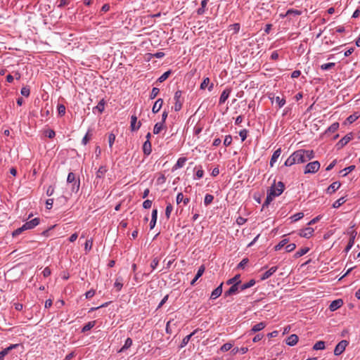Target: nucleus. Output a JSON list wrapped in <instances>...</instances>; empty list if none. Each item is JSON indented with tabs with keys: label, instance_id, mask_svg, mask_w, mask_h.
<instances>
[{
	"label": "nucleus",
	"instance_id": "8",
	"mask_svg": "<svg viewBox=\"0 0 360 360\" xmlns=\"http://www.w3.org/2000/svg\"><path fill=\"white\" fill-rule=\"evenodd\" d=\"M295 161L297 164H302L307 162L305 156L303 153V149L297 150L294 152Z\"/></svg>",
	"mask_w": 360,
	"mask_h": 360
},
{
	"label": "nucleus",
	"instance_id": "47",
	"mask_svg": "<svg viewBox=\"0 0 360 360\" xmlns=\"http://www.w3.org/2000/svg\"><path fill=\"white\" fill-rule=\"evenodd\" d=\"M93 245V239L90 238L86 240V243L84 244V250L87 252L90 251L92 248Z\"/></svg>",
	"mask_w": 360,
	"mask_h": 360
},
{
	"label": "nucleus",
	"instance_id": "4",
	"mask_svg": "<svg viewBox=\"0 0 360 360\" xmlns=\"http://www.w3.org/2000/svg\"><path fill=\"white\" fill-rule=\"evenodd\" d=\"M349 345V342L347 340H341L335 347L334 354L335 356L340 355L345 350L346 347Z\"/></svg>",
	"mask_w": 360,
	"mask_h": 360
},
{
	"label": "nucleus",
	"instance_id": "29",
	"mask_svg": "<svg viewBox=\"0 0 360 360\" xmlns=\"http://www.w3.org/2000/svg\"><path fill=\"white\" fill-rule=\"evenodd\" d=\"M303 153L305 156L306 161L308 162L310 160L313 159L315 156L314 152L313 150H305L303 149Z\"/></svg>",
	"mask_w": 360,
	"mask_h": 360
},
{
	"label": "nucleus",
	"instance_id": "36",
	"mask_svg": "<svg viewBox=\"0 0 360 360\" xmlns=\"http://www.w3.org/2000/svg\"><path fill=\"white\" fill-rule=\"evenodd\" d=\"M346 201H347V200L345 199V197H342V198L338 199L336 201L334 202V203L333 204V208H338L342 205H343Z\"/></svg>",
	"mask_w": 360,
	"mask_h": 360
},
{
	"label": "nucleus",
	"instance_id": "45",
	"mask_svg": "<svg viewBox=\"0 0 360 360\" xmlns=\"http://www.w3.org/2000/svg\"><path fill=\"white\" fill-rule=\"evenodd\" d=\"M214 196L211 194H206L204 199V203L206 206L209 205L212 202Z\"/></svg>",
	"mask_w": 360,
	"mask_h": 360
},
{
	"label": "nucleus",
	"instance_id": "7",
	"mask_svg": "<svg viewBox=\"0 0 360 360\" xmlns=\"http://www.w3.org/2000/svg\"><path fill=\"white\" fill-rule=\"evenodd\" d=\"M141 126V122L139 121L137 122V117L136 115L131 116L130 129L131 131H138Z\"/></svg>",
	"mask_w": 360,
	"mask_h": 360
},
{
	"label": "nucleus",
	"instance_id": "57",
	"mask_svg": "<svg viewBox=\"0 0 360 360\" xmlns=\"http://www.w3.org/2000/svg\"><path fill=\"white\" fill-rule=\"evenodd\" d=\"M172 210V205L170 203H168L165 209V217H167V219H169Z\"/></svg>",
	"mask_w": 360,
	"mask_h": 360
},
{
	"label": "nucleus",
	"instance_id": "3",
	"mask_svg": "<svg viewBox=\"0 0 360 360\" xmlns=\"http://www.w3.org/2000/svg\"><path fill=\"white\" fill-rule=\"evenodd\" d=\"M182 96V91L178 90L175 92L174 99L175 101L174 109L176 112H179L182 108L184 99H181Z\"/></svg>",
	"mask_w": 360,
	"mask_h": 360
},
{
	"label": "nucleus",
	"instance_id": "23",
	"mask_svg": "<svg viewBox=\"0 0 360 360\" xmlns=\"http://www.w3.org/2000/svg\"><path fill=\"white\" fill-rule=\"evenodd\" d=\"M105 105V101L103 98L98 102V105L93 108V112L95 113V111L98 110L99 113H102L104 111Z\"/></svg>",
	"mask_w": 360,
	"mask_h": 360
},
{
	"label": "nucleus",
	"instance_id": "24",
	"mask_svg": "<svg viewBox=\"0 0 360 360\" xmlns=\"http://www.w3.org/2000/svg\"><path fill=\"white\" fill-rule=\"evenodd\" d=\"M266 324L265 322H259L254 325L251 329L252 333H257L263 330L266 327Z\"/></svg>",
	"mask_w": 360,
	"mask_h": 360
},
{
	"label": "nucleus",
	"instance_id": "5",
	"mask_svg": "<svg viewBox=\"0 0 360 360\" xmlns=\"http://www.w3.org/2000/svg\"><path fill=\"white\" fill-rule=\"evenodd\" d=\"M354 138V134L350 132L342 138L336 144L338 148L344 147L347 143H349Z\"/></svg>",
	"mask_w": 360,
	"mask_h": 360
},
{
	"label": "nucleus",
	"instance_id": "9",
	"mask_svg": "<svg viewBox=\"0 0 360 360\" xmlns=\"http://www.w3.org/2000/svg\"><path fill=\"white\" fill-rule=\"evenodd\" d=\"M40 223V219L38 218V217H36L29 221H27L25 222L24 224H23V228H25V231L26 230H30V229H34L35 226H37V225H39Z\"/></svg>",
	"mask_w": 360,
	"mask_h": 360
},
{
	"label": "nucleus",
	"instance_id": "13",
	"mask_svg": "<svg viewBox=\"0 0 360 360\" xmlns=\"http://www.w3.org/2000/svg\"><path fill=\"white\" fill-rule=\"evenodd\" d=\"M342 304H343L342 300H341V299L335 300H333L330 303V304L329 306V309L330 311H334L337 310L338 309H339L340 307H341Z\"/></svg>",
	"mask_w": 360,
	"mask_h": 360
},
{
	"label": "nucleus",
	"instance_id": "62",
	"mask_svg": "<svg viewBox=\"0 0 360 360\" xmlns=\"http://www.w3.org/2000/svg\"><path fill=\"white\" fill-rule=\"evenodd\" d=\"M20 93H21V94L22 96H24L25 97H28L30 96V88H28L27 86L22 87L21 89Z\"/></svg>",
	"mask_w": 360,
	"mask_h": 360
},
{
	"label": "nucleus",
	"instance_id": "30",
	"mask_svg": "<svg viewBox=\"0 0 360 360\" xmlns=\"http://www.w3.org/2000/svg\"><path fill=\"white\" fill-rule=\"evenodd\" d=\"M96 321H92L88 322L86 324H85L83 328H82L81 332L82 333H86L89 330H90L91 328H93L96 325Z\"/></svg>",
	"mask_w": 360,
	"mask_h": 360
},
{
	"label": "nucleus",
	"instance_id": "56",
	"mask_svg": "<svg viewBox=\"0 0 360 360\" xmlns=\"http://www.w3.org/2000/svg\"><path fill=\"white\" fill-rule=\"evenodd\" d=\"M72 188H71L72 192L77 193L79 189V186H80L79 179H78L77 182L72 183Z\"/></svg>",
	"mask_w": 360,
	"mask_h": 360
},
{
	"label": "nucleus",
	"instance_id": "52",
	"mask_svg": "<svg viewBox=\"0 0 360 360\" xmlns=\"http://www.w3.org/2000/svg\"><path fill=\"white\" fill-rule=\"evenodd\" d=\"M359 115H357L356 112L349 115L347 118V121L352 124L354 122H355L358 118H359Z\"/></svg>",
	"mask_w": 360,
	"mask_h": 360
},
{
	"label": "nucleus",
	"instance_id": "39",
	"mask_svg": "<svg viewBox=\"0 0 360 360\" xmlns=\"http://www.w3.org/2000/svg\"><path fill=\"white\" fill-rule=\"evenodd\" d=\"M207 0H202L201 1V6L200 8H198L197 10V13L198 15H202L205 13V7L207 6Z\"/></svg>",
	"mask_w": 360,
	"mask_h": 360
},
{
	"label": "nucleus",
	"instance_id": "27",
	"mask_svg": "<svg viewBox=\"0 0 360 360\" xmlns=\"http://www.w3.org/2000/svg\"><path fill=\"white\" fill-rule=\"evenodd\" d=\"M186 160H187L186 158H184V157L179 158L178 159L176 163L173 167V170L183 167L184 166Z\"/></svg>",
	"mask_w": 360,
	"mask_h": 360
},
{
	"label": "nucleus",
	"instance_id": "50",
	"mask_svg": "<svg viewBox=\"0 0 360 360\" xmlns=\"http://www.w3.org/2000/svg\"><path fill=\"white\" fill-rule=\"evenodd\" d=\"M335 65V63H325V64H323V65H321V69L322 70H328L334 68Z\"/></svg>",
	"mask_w": 360,
	"mask_h": 360
},
{
	"label": "nucleus",
	"instance_id": "64",
	"mask_svg": "<svg viewBox=\"0 0 360 360\" xmlns=\"http://www.w3.org/2000/svg\"><path fill=\"white\" fill-rule=\"evenodd\" d=\"M232 346V344L229 342L225 343L221 347V351L227 352L231 349Z\"/></svg>",
	"mask_w": 360,
	"mask_h": 360
},
{
	"label": "nucleus",
	"instance_id": "11",
	"mask_svg": "<svg viewBox=\"0 0 360 360\" xmlns=\"http://www.w3.org/2000/svg\"><path fill=\"white\" fill-rule=\"evenodd\" d=\"M231 92V89H230V88H226L222 91V93L220 96V98H219V103L220 105H221L226 102V101L229 98Z\"/></svg>",
	"mask_w": 360,
	"mask_h": 360
},
{
	"label": "nucleus",
	"instance_id": "22",
	"mask_svg": "<svg viewBox=\"0 0 360 360\" xmlns=\"http://www.w3.org/2000/svg\"><path fill=\"white\" fill-rule=\"evenodd\" d=\"M301 14H302V11H301L293 9V8H290V9H288L284 15L281 14V16L283 17H283H288V16H290V15L297 16V15H300Z\"/></svg>",
	"mask_w": 360,
	"mask_h": 360
},
{
	"label": "nucleus",
	"instance_id": "42",
	"mask_svg": "<svg viewBox=\"0 0 360 360\" xmlns=\"http://www.w3.org/2000/svg\"><path fill=\"white\" fill-rule=\"evenodd\" d=\"M172 73V71L171 70H168L165 72H164L157 80L158 82H163L164 81H165L169 77V75H171Z\"/></svg>",
	"mask_w": 360,
	"mask_h": 360
},
{
	"label": "nucleus",
	"instance_id": "43",
	"mask_svg": "<svg viewBox=\"0 0 360 360\" xmlns=\"http://www.w3.org/2000/svg\"><path fill=\"white\" fill-rule=\"evenodd\" d=\"M115 288H116L117 291L121 290L123 283H122V278L121 277L117 278L115 280V282L114 283Z\"/></svg>",
	"mask_w": 360,
	"mask_h": 360
},
{
	"label": "nucleus",
	"instance_id": "31",
	"mask_svg": "<svg viewBox=\"0 0 360 360\" xmlns=\"http://www.w3.org/2000/svg\"><path fill=\"white\" fill-rule=\"evenodd\" d=\"M255 284V281L254 279L250 280L248 283L240 284V290L243 291L245 289L252 287Z\"/></svg>",
	"mask_w": 360,
	"mask_h": 360
},
{
	"label": "nucleus",
	"instance_id": "15",
	"mask_svg": "<svg viewBox=\"0 0 360 360\" xmlns=\"http://www.w3.org/2000/svg\"><path fill=\"white\" fill-rule=\"evenodd\" d=\"M143 153L146 156L150 155L152 152V145L150 141H145L142 146Z\"/></svg>",
	"mask_w": 360,
	"mask_h": 360
},
{
	"label": "nucleus",
	"instance_id": "60",
	"mask_svg": "<svg viewBox=\"0 0 360 360\" xmlns=\"http://www.w3.org/2000/svg\"><path fill=\"white\" fill-rule=\"evenodd\" d=\"M232 143V136L231 135H227L225 136L224 141V145L226 147L229 146Z\"/></svg>",
	"mask_w": 360,
	"mask_h": 360
},
{
	"label": "nucleus",
	"instance_id": "38",
	"mask_svg": "<svg viewBox=\"0 0 360 360\" xmlns=\"http://www.w3.org/2000/svg\"><path fill=\"white\" fill-rule=\"evenodd\" d=\"M325 349V342L324 341H318L313 346V349L314 350H321Z\"/></svg>",
	"mask_w": 360,
	"mask_h": 360
},
{
	"label": "nucleus",
	"instance_id": "2",
	"mask_svg": "<svg viewBox=\"0 0 360 360\" xmlns=\"http://www.w3.org/2000/svg\"><path fill=\"white\" fill-rule=\"evenodd\" d=\"M320 166H321L320 162L317 160L309 162L305 166L304 173V174H314L316 172H318V170L320 168Z\"/></svg>",
	"mask_w": 360,
	"mask_h": 360
},
{
	"label": "nucleus",
	"instance_id": "58",
	"mask_svg": "<svg viewBox=\"0 0 360 360\" xmlns=\"http://www.w3.org/2000/svg\"><path fill=\"white\" fill-rule=\"evenodd\" d=\"M249 259L248 258H244L242 261L238 264L237 269H244L245 266L248 264Z\"/></svg>",
	"mask_w": 360,
	"mask_h": 360
},
{
	"label": "nucleus",
	"instance_id": "20",
	"mask_svg": "<svg viewBox=\"0 0 360 360\" xmlns=\"http://www.w3.org/2000/svg\"><path fill=\"white\" fill-rule=\"evenodd\" d=\"M162 105H163V100L162 98H158L155 102V103L153 106L152 112L154 114L158 113L160 111V110L161 109V108L162 107Z\"/></svg>",
	"mask_w": 360,
	"mask_h": 360
},
{
	"label": "nucleus",
	"instance_id": "59",
	"mask_svg": "<svg viewBox=\"0 0 360 360\" xmlns=\"http://www.w3.org/2000/svg\"><path fill=\"white\" fill-rule=\"evenodd\" d=\"M276 102L278 104V107L281 108L285 104V99L283 98H280L279 96H276Z\"/></svg>",
	"mask_w": 360,
	"mask_h": 360
},
{
	"label": "nucleus",
	"instance_id": "19",
	"mask_svg": "<svg viewBox=\"0 0 360 360\" xmlns=\"http://www.w3.org/2000/svg\"><path fill=\"white\" fill-rule=\"evenodd\" d=\"M341 186L340 182L335 181L331 184L327 188V193L332 194L335 192Z\"/></svg>",
	"mask_w": 360,
	"mask_h": 360
},
{
	"label": "nucleus",
	"instance_id": "26",
	"mask_svg": "<svg viewBox=\"0 0 360 360\" xmlns=\"http://www.w3.org/2000/svg\"><path fill=\"white\" fill-rule=\"evenodd\" d=\"M240 275L236 274L233 278L226 281V283L227 285H233L234 283H237V285H240L241 283V281L240 280Z\"/></svg>",
	"mask_w": 360,
	"mask_h": 360
},
{
	"label": "nucleus",
	"instance_id": "17",
	"mask_svg": "<svg viewBox=\"0 0 360 360\" xmlns=\"http://www.w3.org/2000/svg\"><path fill=\"white\" fill-rule=\"evenodd\" d=\"M18 345H18V344L11 345L9 347H8L4 349L2 351H1L0 352V360H3L4 359V357L8 354V352L11 349L18 347Z\"/></svg>",
	"mask_w": 360,
	"mask_h": 360
},
{
	"label": "nucleus",
	"instance_id": "41",
	"mask_svg": "<svg viewBox=\"0 0 360 360\" xmlns=\"http://www.w3.org/2000/svg\"><path fill=\"white\" fill-rule=\"evenodd\" d=\"M355 165H350L342 170H341L340 172L343 173L342 176H346L349 172H352L355 169Z\"/></svg>",
	"mask_w": 360,
	"mask_h": 360
},
{
	"label": "nucleus",
	"instance_id": "32",
	"mask_svg": "<svg viewBox=\"0 0 360 360\" xmlns=\"http://www.w3.org/2000/svg\"><path fill=\"white\" fill-rule=\"evenodd\" d=\"M309 251V248L305 247L300 249L298 251H297L294 255L295 258H299L304 255L307 254Z\"/></svg>",
	"mask_w": 360,
	"mask_h": 360
},
{
	"label": "nucleus",
	"instance_id": "55",
	"mask_svg": "<svg viewBox=\"0 0 360 360\" xmlns=\"http://www.w3.org/2000/svg\"><path fill=\"white\" fill-rule=\"evenodd\" d=\"M77 181V180L75 179V174L73 172H70L68 175L67 182L72 184Z\"/></svg>",
	"mask_w": 360,
	"mask_h": 360
},
{
	"label": "nucleus",
	"instance_id": "28",
	"mask_svg": "<svg viewBox=\"0 0 360 360\" xmlns=\"http://www.w3.org/2000/svg\"><path fill=\"white\" fill-rule=\"evenodd\" d=\"M295 164H297V162L295 161L294 153H292L284 162V166L290 167Z\"/></svg>",
	"mask_w": 360,
	"mask_h": 360
},
{
	"label": "nucleus",
	"instance_id": "40",
	"mask_svg": "<svg viewBox=\"0 0 360 360\" xmlns=\"http://www.w3.org/2000/svg\"><path fill=\"white\" fill-rule=\"evenodd\" d=\"M273 199H274V197L271 196V195H270L269 192L267 191V195H266L265 201L264 202V203L262 205V209H264L265 207H268L270 205V203L271 202V201L273 200Z\"/></svg>",
	"mask_w": 360,
	"mask_h": 360
},
{
	"label": "nucleus",
	"instance_id": "16",
	"mask_svg": "<svg viewBox=\"0 0 360 360\" xmlns=\"http://www.w3.org/2000/svg\"><path fill=\"white\" fill-rule=\"evenodd\" d=\"M281 152H282V150H281V148H278L277 150H276L274 152V153L271 158L270 162H269V165L271 167L274 166V163L277 161L278 158H279V156L281 154Z\"/></svg>",
	"mask_w": 360,
	"mask_h": 360
},
{
	"label": "nucleus",
	"instance_id": "46",
	"mask_svg": "<svg viewBox=\"0 0 360 360\" xmlns=\"http://www.w3.org/2000/svg\"><path fill=\"white\" fill-rule=\"evenodd\" d=\"M91 136L92 134L90 133V131L89 130L82 140V144L86 145L91 140Z\"/></svg>",
	"mask_w": 360,
	"mask_h": 360
},
{
	"label": "nucleus",
	"instance_id": "61",
	"mask_svg": "<svg viewBox=\"0 0 360 360\" xmlns=\"http://www.w3.org/2000/svg\"><path fill=\"white\" fill-rule=\"evenodd\" d=\"M205 267L204 265H201L198 271H197V274H195V276H196V278H199L200 277L202 276V275L203 274V273L205 272Z\"/></svg>",
	"mask_w": 360,
	"mask_h": 360
},
{
	"label": "nucleus",
	"instance_id": "6",
	"mask_svg": "<svg viewBox=\"0 0 360 360\" xmlns=\"http://www.w3.org/2000/svg\"><path fill=\"white\" fill-rule=\"evenodd\" d=\"M240 291V285H237V283H234L233 285H231V288L224 292V296L225 297H230L233 295H236Z\"/></svg>",
	"mask_w": 360,
	"mask_h": 360
},
{
	"label": "nucleus",
	"instance_id": "54",
	"mask_svg": "<svg viewBox=\"0 0 360 360\" xmlns=\"http://www.w3.org/2000/svg\"><path fill=\"white\" fill-rule=\"evenodd\" d=\"M115 134L113 133H110L108 134V143H109V147L111 148L113 146V143L115 141Z\"/></svg>",
	"mask_w": 360,
	"mask_h": 360
},
{
	"label": "nucleus",
	"instance_id": "18",
	"mask_svg": "<svg viewBox=\"0 0 360 360\" xmlns=\"http://www.w3.org/2000/svg\"><path fill=\"white\" fill-rule=\"evenodd\" d=\"M299 338L295 334H292L286 339V344L289 346H294L298 342Z\"/></svg>",
	"mask_w": 360,
	"mask_h": 360
},
{
	"label": "nucleus",
	"instance_id": "12",
	"mask_svg": "<svg viewBox=\"0 0 360 360\" xmlns=\"http://www.w3.org/2000/svg\"><path fill=\"white\" fill-rule=\"evenodd\" d=\"M223 283L216 288L211 293L210 299L215 300L218 298L222 293Z\"/></svg>",
	"mask_w": 360,
	"mask_h": 360
},
{
	"label": "nucleus",
	"instance_id": "44",
	"mask_svg": "<svg viewBox=\"0 0 360 360\" xmlns=\"http://www.w3.org/2000/svg\"><path fill=\"white\" fill-rule=\"evenodd\" d=\"M248 351V347H240V348L235 347V348H233L232 349L231 352L233 354H236L238 352H240L241 354H245Z\"/></svg>",
	"mask_w": 360,
	"mask_h": 360
},
{
	"label": "nucleus",
	"instance_id": "37",
	"mask_svg": "<svg viewBox=\"0 0 360 360\" xmlns=\"http://www.w3.org/2000/svg\"><path fill=\"white\" fill-rule=\"evenodd\" d=\"M289 242V239L288 238H284L283 240H281L275 247H274V249L275 250H281L283 247H284Z\"/></svg>",
	"mask_w": 360,
	"mask_h": 360
},
{
	"label": "nucleus",
	"instance_id": "25",
	"mask_svg": "<svg viewBox=\"0 0 360 360\" xmlns=\"http://www.w3.org/2000/svg\"><path fill=\"white\" fill-rule=\"evenodd\" d=\"M133 341L131 338H128L125 340L124 345L118 350V353L124 352L132 345Z\"/></svg>",
	"mask_w": 360,
	"mask_h": 360
},
{
	"label": "nucleus",
	"instance_id": "1",
	"mask_svg": "<svg viewBox=\"0 0 360 360\" xmlns=\"http://www.w3.org/2000/svg\"><path fill=\"white\" fill-rule=\"evenodd\" d=\"M285 186L282 181L278 182V187L276 188L274 185L271 186L268 190L270 195L274 198L279 196L284 191Z\"/></svg>",
	"mask_w": 360,
	"mask_h": 360
},
{
	"label": "nucleus",
	"instance_id": "34",
	"mask_svg": "<svg viewBox=\"0 0 360 360\" xmlns=\"http://www.w3.org/2000/svg\"><path fill=\"white\" fill-rule=\"evenodd\" d=\"M339 126L340 124L338 122H334L326 129L325 133H333L338 129Z\"/></svg>",
	"mask_w": 360,
	"mask_h": 360
},
{
	"label": "nucleus",
	"instance_id": "49",
	"mask_svg": "<svg viewBox=\"0 0 360 360\" xmlns=\"http://www.w3.org/2000/svg\"><path fill=\"white\" fill-rule=\"evenodd\" d=\"M195 169H198L195 172V176L198 179L202 178L204 175V171L202 169V167L201 165H199L198 167H195Z\"/></svg>",
	"mask_w": 360,
	"mask_h": 360
},
{
	"label": "nucleus",
	"instance_id": "51",
	"mask_svg": "<svg viewBox=\"0 0 360 360\" xmlns=\"http://www.w3.org/2000/svg\"><path fill=\"white\" fill-rule=\"evenodd\" d=\"M159 93L160 89L157 87H153L150 94V99L153 100L155 98V97L158 95Z\"/></svg>",
	"mask_w": 360,
	"mask_h": 360
},
{
	"label": "nucleus",
	"instance_id": "48",
	"mask_svg": "<svg viewBox=\"0 0 360 360\" xmlns=\"http://www.w3.org/2000/svg\"><path fill=\"white\" fill-rule=\"evenodd\" d=\"M58 115L62 117L65 114V106L63 104H58L57 106Z\"/></svg>",
	"mask_w": 360,
	"mask_h": 360
},
{
	"label": "nucleus",
	"instance_id": "35",
	"mask_svg": "<svg viewBox=\"0 0 360 360\" xmlns=\"http://www.w3.org/2000/svg\"><path fill=\"white\" fill-rule=\"evenodd\" d=\"M195 330L193 331V333H191V334L186 335V337H184L181 342L180 347L182 348V347H185L188 343L189 340H191V337L195 334Z\"/></svg>",
	"mask_w": 360,
	"mask_h": 360
},
{
	"label": "nucleus",
	"instance_id": "14",
	"mask_svg": "<svg viewBox=\"0 0 360 360\" xmlns=\"http://www.w3.org/2000/svg\"><path fill=\"white\" fill-rule=\"evenodd\" d=\"M278 269L277 266H272L271 267L268 271H265L262 276H261V280L264 281L267 278H269L271 276H272Z\"/></svg>",
	"mask_w": 360,
	"mask_h": 360
},
{
	"label": "nucleus",
	"instance_id": "33",
	"mask_svg": "<svg viewBox=\"0 0 360 360\" xmlns=\"http://www.w3.org/2000/svg\"><path fill=\"white\" fill-rule=\"evenodd\" d=\"M107 169L105 166H101L96 172V176L98 179H101L103 175L106 173Z\"/></svg>",
	"mask_w": 360,
	"mask_h": 360
},
{
	"label": "nucleus",
	"instance_id": "10",
	"mask_svg": "<svg viewBox=\"0 0 360 360\" xmlns=\"http://www.w3.org/2000/svg\"><path fill=\"white\" fill-rule=\"evenodd\" d=\"M314 232V230L313 228L306 227L300 231L299 235L301 237L309 238L311 236H312Z\"/></svg>",
	"mask_w": 360,
	"mask_h": 360
},
{
	"label": "nucleus",
	"instance_id": "21",
	"mask_svg": "<svg viewBox=\"0 0 360 360\" xmlns=\"http://www.w3.org/2000/svg\"><path fill=\"white\" fill-rule=\"evenodd\" d=\"M166 128H167V127H166L165 124H164L161 122H157L154 125V127H153V134H158L161 132L162 130H163L164 129H166Z\"/></svg>",
	"mask_w": 360,
	"mask_h": 360
},
{
	"label": "nucleus",
	"instance_id": "53",
	"mask_svg": "<svg viewBox=\"0 0 360 360\" xmlns=\"http://www.w3.org/2000/svg\"><path fill=\"white\" fill-rule=\"evenodd\" d=\"M304 217V214L302 212H297L295 214H293L290 219H292V221H297L300 219H301L302 218H303Z\"/></svg>",
	"mask_w": 360,
	"mask_h": 360
},
{
	"label": "nucleus",
	"instance_id": "63",
	"mask_svg": "<svg viewBox=\"0 0 360 360\" xmlns=\"http://www.w3.org/2000/svg\"><path fill=\"white\" fill-rule=\"evenodd\" d=\"M24 231H25V228H23V225H22L21 227H20V228H18V229H15V230L12 233V236H13V237H15V236H18V235L21 234Z\"/></svg>",
	"mask_w": 360,
	"mask_h": 360
}]
</instances>
